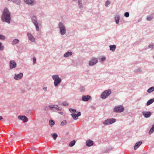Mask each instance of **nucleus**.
Instances as JSON below:
<instances>
[{
	"instance_id": "nucleus-1",
	"label": "nucleus",
	"mask_w": 154,
	"mask_h": 154,
	"mask_svg": "<svg viewBox=\"0 0 154 154\" xmlns=\"http://www.w3.org/2000/svg\"><path fill=\"white\" fill-rule=\"evenodd\" d=\"M2 21L9 24L11 21V13L8 9L6 8L3 10L1 17Z\"/></svg>"
},
{
	"instance_id": "nucleus-2",
	"label": "nucleus",
	"mask_w": 154,
	"mask_h": 154,
	"mask_svg": "<svg viewBox=\"0 0 154 154\" xmlns=\"http://www.w3.org/2000/svg\"><path fill=\"white\" fill-rule=\"evenodd\" d=\"M58 27L60 33L62 35H64L66 31V28L64 24L61 22H60L58 24Z\"/></svg>"
},
{
	"instance_id": "nucleus-3",
	"label": "nucleus",
	"mask_w": 154,
	"mask_h": 154,
	"mask_svg": "<svg viewBox=\"0 0 154 154\" xmlns=\"http://www.w3.org/2000/svg\"><path fill=\"white\" fill-rule=\"evenodd\" d=\"M52 78L54 80V85L55 87L58 86L61 82V79L59 78V76L57 75H53L52 76Z\"/></svg>"
},
{
	"instance_id": "nucleus-4",
	"label": "nucleus",
	"mask_w": 154,
	"mask_h": 154,
	"mask_svg": "<svg viewBox=\"0 0 154 154\" xmlns=\"http://www.w3.org/2000/svg\"><path fill=\"white\" fill-rule=\"evenodd\" d=\"M111 91L109 89L104 91L102 93L101 95V97L103 99H105L107 98L111 94Z\"/></svg>"
},
{
	"instance_id": "nucleus-5",
	"label": "nucleus",
	"mask_w": 154,
	"mask_h": 154,
	"mask_svg": "<svg viewBox=\"0 0 154 154\" xmlns=\"http://www.w3.org/2000/svg\"><path fill=\"white\" fill-rule=\"evenodd\" d=\"M37 18L36 16H33L32 18V22L35 25L36 27V29L37 31L39 30V28L38 25V23L37 22Z\"/></svg>"
},
{
	"instance_id": "nucleus-6",
	"label": "nucleus",
	"mask_w": 154,
	"mask_h": 154,
	"mask_svg": "<svg viewBox=\"0 0 154 154\" xmlns=\"http://www.w3.org/2000/svg\"><path fill=\"white\" fill-rule=\"evenodd\" d=\"M124 110L122 106L119 105L115 106L113 109V111L115 112H121Z\"/></svg>"
},
{
	"instance_id": "nucleus-7",
	"label": "nucleus",
	"mask_w": 154,
	"mask_h": 154,
	"mask_svg": "<svg viewBox=\"0 0 154 154\" xmlns=\"http://www.w3.org/2000/svg\"><path fill=\"white\" fill-rule=\"evenodd\" d=\"M116 121L115 119H109L103 122V124L105 125H111L114 123Z\"/></svg>"
},
{
	"instance_id": "nucleus-8",
	"label": "nucleus",
	"mask_w": 154,
	"mask_h": 154,
	"mask_svg": "<svg viewBox=\"0 0 154 154\" xmlns=\"http://www.w3.org/2000/svg\"><path fill=\"white\" fill-rule=\"evenodd\" d=\"M17 64L14 60H11L9 62V66L10 69L16 67Z\"/></svg>"
},
{
	"instance_id": "nucleus-9",
	"label": "nucleus",
	"mask_w": 154,
	"mask_h": 154,
	"mask_svg": "<svg viewBox=\"0 0 154 154\" xmlns=\"http://www.w3.org/2000/svg\"><path fill=\"white\" fill-rule=\"evenodd\" d=\"M98 61L97 58L94 57L92 58L89 61V64L90 66H92L95 64Z\"/></svg>"
},
{
	"instance_id": "nucleus-10",
	"label": "nucleus",
	"mask_w": 154,
	"mask_h": 154,
	"mask_svg": "<svg viewBox=\"0 0 154 154\" xmlns=\"http://www.w3.org/2000/svg\"><path fill=\"white\" fill-rule=\"evenodd\" d=\"M49 107L51 109L53 110H55L57 109L61 110L62 109L61 107H59L57 105H51L49 106Z\"/></svg>"
},
{
	"instance_id": "nucleus-11",
	"label": "nucleus",
	"mask_w": 154,
	"mask_h": 154,
	"mask_svg": "<svg viewBox=\"0 0 154 154\" xmlns=\"http://www.w3.org/2000/svg\"><path fill=\"white\" fill-rule=\"evenodd\" d=\"M18 118L22 120L24 122H27L28 120L27 118L25 116H19L18 117Z\"/></svg>"
},
{
	"instance_id": "nucleus-12",
	"label": "nucleus",
	"mask_w": 154,
	"mask_h": 154,
	"mask_svg": "<svg viewBox=\"0 0 154 154\" xmlns=\"http://www.w3.org/2000/svg\"><path fill=\"white\" fill-rule=\"evenodd\" d=\"M14 79L16 80H18L21 79L23 77V73H21L18 74H14Z\"/></svg>"
},
{
	"instance_id": "nucleus-13",
	"label": "nucleus",
	"mask_w": 154,
	"mask_h": 154,
	"mask_svg": "<svg viewBox=\"0 0 154 154\" xmlns=\"http://www.w3.org/2000/svg\"><path fill=\"white\" fill-rule=\"evenodd\" d=\"M24 1L26 4L31 5H33L35 4L34 0H24Z\"/></svg>"
},
{
	"instance_id": "nucleus-14",
	"label": "nucleus",
	"mask_w": 154,
	"mask_h": 154,
	"mask_svg": "<svg viewBox=\"0 0 154 154\" xmlns=\"http://www.w3.org/2000/svg\"><path fill=\"white\" fill-rule=\"evenodd\" d=\"M27 35L28 38L32 42H33L35 41V38L32 35V34L29 32H28Z\"/></svg>"
},
{
	"instance_id": "nucleus-15",
	"label": "nucleus",
	"mask_w": 154,
	"mask_h": 154,
	"mask_svg": "<svg viewBox=\"0 0 154 154\" xmlns=\"http://www.w3.org/2000/svg\"><path fill=\"white\" fill-rule=\"evenodd\" d=\"M91 99V97L89 95H83L82 97V100L84 101H87Z\"/></svg>"
},
{
	"instance_id": "nucleus-16",
	"label": "nucleus",
	"mask_w": 154,
	"mask_h": 154,
	"mask_svg": "<svg viewBox=\"0 0 154 154\" xmlns=\"http://www.w3.org/2000/svg\"><path fill=\"white\" fill-rule=\"evenodd\" d=\"M94 144L93 142L91 140H87L86 142V144L88 146H91Z\"/></svg>"
},
{
	"instance_id": "nucleus-17",
	"label": "nucleus",
	"mask_w": 154,
	"mask_h": 154,
	"mask_svg": "<svg viewBox=\"0 0 154 154\" xmlns=\"http://www.w3.org/2000/svg\"><path fill=\"white\" fill-rule=\"evenodd\" d=\"M142 113L146 118H148L151 115V112H143Z\"/></svg>"
},
{
	"instance_id": "nucleus-18",
	"label": "nucleus",
	"mask_w": 154,
	"mask_h": 154,
	"mask_svg": "<svg viewBox=\"0 0 154 154\" xmlns=\"http://www.w3.org/2000/svg\"><path fill=\"white\" fill-rule=\"evenodd\" d=\"M142 142L141 141H140L138 142H137L135 144L134 146V149L136 150L141 145Z\"/></svg>"
},
{
	"instance_id": "nucleus-19",
	"label": "nucleus",
	"mask_w": 154,
	"mask_h": 154,
	"mask_svg": "<svg viewBox=\"0 0 154 154\" xmlns=\"http://www.w3.org/2000/svg\"><path fill=\"white\" fill-rule=\"evenodd\" d=\"M110 50L112 51H114L116 48L115 45H110L109 46Z\"/></svg>"
},
{
	"instance_id": "nucleus-20",
	"label": "nucleus",
	"mask_w": 154,
	"mask_h": 154,
	"mask_svg": "<svg viewBox=\"0 0 154 154\" xmlns=\"http://www.w3.org/2000/svg\"><path fill=\"white\" fill-rule=\"evenodd\" d=\"M8 0L10 2H14L17 5L20 4L21 2V0Z\"/></svg>"
},
{
	"instance_id": "nucleus-21",
	"label": "nucleus",
	"mask_w": 154,
	"mask_h": 154,
	"mask_svg": "<svg viewBox=\"0 0 154 154\" xmlns=\"http://www.w3.org/2000/svg\"><path fill=\"white\" fill-rule=\"evenodd\" d=\"M72 54V52H68L65 53L64 55V56L65 57H67Z\"/></svg>"
},
{
	"instance_id": "nucleus-22",
	"label": "nucleus",
	"mask_w": 154,
	"mask_h": 154,
	"mask_svg": "<svg viewBox=\"0 0 154 154\" xmlns=\"http://www.w3.org/2000/svg\"><path fill=\"white\" fill-rule=\"evenodd\" d=\"M154 101V98H152L149 100L146 103V105L148 106L152 104Z\"/></svg>"
},
{
	"instance_id": "nucleus-23",
	"label": "nucleus",
	"mask_w": 154,
	"mask_h": 154,
	"mask_svg": "<svg viewBox=\"0 0 154 154\" xmlns=\"http://www.w3.org/2000/svg\"><path fill=\"white\" fill-rule=\"evenodd\" d=\"M120 17L119 15H116L115 17L116 22V24L118 23Z\"/></svg>"
},
{
	"instance_id": "nucleus-24",
	"label": "nucleus",
	"mask_w": 154,
	"mask_h": 154,
	"mask_svg": "<svg viewBox=\"0 0 154 154\" xmlns=\"http://www.w3.org/2000/svg\"><path fill=\"white\" fill-rule=\"evenodd\" d=\"M75 140H73L70 142L69 143V146L70 147L73 146L75 144Z\"/></svg>"
},
{
	"instance_id": "nucleus-25",
	"label": "nucleus",
	"mask_w": 154,
	"mask_h": 154,
	"mask_svg": "<svg viewBox=\"0 0 154 154\" xmlns=\"http://www.w3.org/2000/svg\"><path fill=\"white\" fill-rule=\"evenodd\" d=\"M154 131V124L153 125L152 128L150 129V131L149 132V134H151Z\"/></svg>"
},
{
	"instance_id": "nucleus-26",
	"label": "nucleus",
	"mask_w": 154,
	"mask_h": 154,
	"mask_svg": "<svg viewBox=\"0 0 154 154\" xmlns=\"http://www.w3.org/2000/svg\"><path fill=\"white\" fill-rule=\"evenodd\" d=\"M55 124L54 122L52 120H50L49 122V125L51 126V127H52L53 125H54Z\"/></svg>"
},
{
	"instance_id": "nucleus-27",
	"label": "nucleus",
	"mask_w": 154,
	"mask_h": 154,
	"mask_svg": "<svg viewBox=\"0 0 154 154\" xmlns=\"http://www.w3.org/2000/svg\"><path fill=\"white\" fill-rule=\"evenodd\" d=\"M19 42V40L17 39H14L13 41L12 44V45H15L18 43Z\"/></svg>"
},
{
	"instance_id": "nucleus-28",
	"label": "nucleus",
	"mask_w": 154,
	"mask_h": 154,
	"mask_svg": "<svg viewBox=\"0 0 154 154\" xmlns=\"http://www.w3.org/2000/svg\"><path fill=\"white\" fill-rule=\"evenodd\" d=\"M71 115L74 119L76 120L78 119V117L76 114L75 113H72Z\"/></svg>"
},
{
	"instance_id": "nucleus-29",
	"label": "nucleus",
	"mask_w": 154,
	"mask_h": 154,
	"mask_svg": "<svg viewBox=\"0 0 154 154\" xmlns=\"http://www.w3.org/2000/svg\"><path fill=\"white\" fill-rule=\"evenodd\" d=\"M142 71V70L141 69V68H138L134 70V72L135 73H137L138 72H141Z\"/></svg>"
},
{
	"instance_id": "nucleus-30",
	"label": "nucleus",
	"mask_w": 154,
	"mask_h": 154,
	"mask_svg": "<svg viewBox=\"0 0 154 154\" xmlns=\"http://www.w3.org/2000/svg\"><path fill=\"white\" fill-rule=\"evenodd\" d=\"M154 91V87H152L149 88L147 90V92L148 93H150Z\"/></svg>"
},
{
	"instance_id": "nucleus-31",
	"label": "nucleus",
	"mask_w": 154,
	"mask_h": 154,
	"mask_svg": "<svg viewBox=\"0 0 154 154\" xmlns=\"http://www.w3.org/2000/svg\"><path fill=\"white\" fill-rule=\"evenodd\" d=\"M67 123V122L66 120H64L61 123V125L62 126H63L64 125H66Z\"/></svg>"
},
{
	"instance_id": "nucleus-32",
	"label": "nucleus",
	"mask_w": 154,
	"mask_h": 154,
	"mask_svg": "<svg viewBox=\"0 0 154 154\" xmlns=\"http://www.w3.org/2000/svg\"><path fill=\"white\" fill-rule=\"evenodd\" d=\"M57 136V135L55 133H54L52 134V137L54 140L56 139Z\"/></svg>"
},
{
	"instance_id": "nucleus-33",
	"label": "nucleus",
	"mask_w": 154,
	"mask_h": 154,
	"mask_svg": "<svg viewBox=\"0 0 154 154\" xmlns=\"http://www.w3.org/2000/svg\"><path fill=\"white\" fill-rule=\"evenodd\" d=\"M153 18V16H148L147 17V20L148 21L151 20Z\"/></svg>"
},
{
	"instance_id": "nucleus-34",
	"label": "nucleus",
	"mask_w": 154,
	"mask_h": 154,
	"mask_svg": "<svg viewBox=\"0 0 154 154\" xmlns=\"http://www.w3.org/2000/svg\"><path fill=\"white\" fill-rule=\"evenodd\" d=\"M4 46L2 45V43L0 42V50L3 51L4 50Z\"/></svg>"
},
{
	"instance_id": "nucleus-35",
	"label": "nucleus",
	"mask_w": 154,
	"mask_h": 154,
	"mask_svg": "<svg viewBox=\"0 0 154 154\" xmlns=\"http://www.w3.org/2000/svg\"><path fill=\"white\" fill-rule=\"evenodd\" d=\"M85 87L83 86H81L79 88V90L81 92L84 91L85 90Z\"/></svg>"
},
{
	"instance_id": "nucleus-36",
	"label": "nucleus",
	"mask_w": 154,
	"mask_h": 154,
	"mask_svg": "<svg viewBox=\"0 0 154 154\" xmlns=\"http://www.w3.org/2000/svg\"><path fill=\"white\" fill-rule=\"evenodd\" d=\"M5 37L4 35L0 34V39L5 40Z\"/></svg>"
},
{
	"instance_id": "nucleus-37",
	"label": "nucleus",
	"mask_w": 154,
	"mask_h": 154,
	"mask_svg": "<svg viewBox=\"0 0 154 154\" xmlns=\"http://www.w3.org/2000/svg\"><path fill=\"white\" fill-rule=\"evenodd\" d=\"M110 4V2H109V1H107L106 2V3H105V6H106L107 7V6H108Z\"/></svg>"
},
{
	"instance_id": "nucleus-38",
	"label": "nucleus",
	"mask_w": 154,
	"mask_h": 154,
	"mask_svg": "<svg viewBox=\"0 0 154 154\" xmlns=\"http://www.w3.org/2000/svg\"><path fill=\"white\" fill-rule=\"evenodd\" d=\"M154 47V43H152L151 44H150L148 46V48H151Z\"/></svg>"
},
{
	"instance_id": "nucleus-39",
	"label": "nucleus",
	"mask_w": 154,
	"mask_h": 154,
	"mask_svg": "<svg viewBox=\"0 0 154 154\" xmlns=\"http://www.w3.org/2000/svg\"><path fill=\"white\" fill-rule=\"evenodd\" d=\"M129 13L128 12H126L125 13L124 16L126 17H128L129 16Z\"/></svg>"
},
{
	"instance_id": "nucleus-40",
	"label": "nucleus",
	"mask_w": 154,
	"mask_h": 154,
	"mask_svg": "<svg viewBox=\"0 0 154 154\" xmlns=\"http://www.w3.org/2000/svg\"><path fill=\"white\" fill-rule=\"evenodd\" d=\"M69 110L70 112L72 111L74 112H75L76 111V109H73L71 108L69 109Z\"/></svg>"
},
{
	"instance_id": "nucleus-41",
	"label": "nucleus",
	"mask_w": 154,
	"mask_h": 154,
	"mask_svg": "<svg viewBox=\"0 0 154 154\" xmlns=\"http://www.w3.org/2000/svg\"><path fill=\"white\" fill-rule=\"evenodd\" d=\"M62 104H63V105L64 106H67V105H68V103H67L66 102H63L62 103Z\"/></svg>"
},
{
	"instance_id": "nucleus-42",
	"label": "nucleus",
	"mask_w": 154,
	"mask_h": 154,
	"mask_svg": "<svg viewBox=\"0 0 154 154\" xmlns=\"http://www.w3.org/2000/svg\"><path fill=\"white\" fill-rule=\"evenodd\" d=\"M33 63L34 64L36 62V59L35 57H33Z\"/></svg>"
},
{
	"instance_id": "nucleus-43",
	"label": "nucleus",
	"mask_w": 154,
	"mask_h": 154,
	"mask_svg": "<svg viewBox=\"0 0 154 154\" xmlns=\"http://www.w3.org/2000/svg\"><path fill=\"white\" fill-rule=\"evenodd\" d=\"M47 87H44L43 88V90H44L45 92H46L47 91Z\"/></svg>"
},
{
	"instance_id": "nucleus-44",
	"label": "nucleus",
	"mask_w": 154,
	"mask_h": 154,
	"mask_svg": "<svg viewBox=\"0 0 154 154\" xmlns=\"http://www.w3.org/2000/svg\"><path fill=\"white\" fill-rule=\"evenodd\" d=\"M105 60L106 57H103L101 59V61L102 62H103V61Z\"/></svg>"
},
{
	"instance_id": "nucleus-45",
	"label": "nucleus",
	"mask_w": 154,
	"mask_h": 154,
	"mask_svg": "<svg viewBox=\"0 0 154 154\" xmlns=\"http://www.w3.org/2000/svg\"><path fill=\"white\" fill-rule=\"evenodd\" d=\"M21 91L23 93H24L25 92V90L24 89H21Z\"/></svg>"
},
{
	"instance_id": "nucleus-46",
	"label": "nucleus",
	"mask_w": 154,
	"mask_h": 154,
	"mask_svg": "<svg viewBox=\"0 0 154 154\" xmlns=\"http://www.w3.org/2000/svg\"><path fill=\"white\" fill-rule=\"evenodd\" d=\"M81 112H78V113H77V114L78 117L79 116H80L81 115Z\"/></svg>"
},
{
	"instance_id": "nucleus-47",
	"label": "nucleus",
	"mask_w": 154,
	"mask_h": 154,
	"mask_svg": "<svg viewBox=\"0 0 154 154\" xmlns=\"http://www.w3.org/2000/svg\"><path fill=\"white\" fill-rule=\"evenodd\" d=\"M3 119V118L2 116H0V120Z\"/></svg>"
},
{
	"instance_id": "nucleus-48",
	"label": "nucleus",
	"mask_w": 154,
	"mask_h": 154,
	"mask_svg": "<svg viewBox=\"0 0 154 154\" xmlns=\"http://www.w3.org/2000/svg\"><path fill=\"white\" fill-rule=\"evenodd\" d=\"M59 113L61 115H63V113L62 112H59Z\"/></svg>"
},
{
	"instance_id": "nucleus-49",
	"label": "nucleus",
	"mask_w": 154,
	"mask_h": 154,
	"mask_svg": "<svg viewBox=\"0 0 154 154\" xmlns=\"http://www.w3.org/2000/svg\"><path fill=\"white\" fill-rule=\"evenodd\" d=\"M147 49V48H145V49Z\"/></svg>"
},
{
	"instance_id": "nucleus-50",
	"label": "nucleus",
	"mask_w": 154,
	"mask_h": 154,
	"mask_svg": "<svg viewBox=\"0 0 154 154\" xmlns=\"http://www.w3.org/2000/svg\"><path fill=\"white\" fill-rule=\"evenodd\" d=\"M153 57L154 58V56H153Z\"/></svg>"
}]
</instances>
